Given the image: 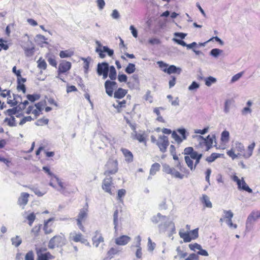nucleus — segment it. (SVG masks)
<instances>
[{
	"mask_svg": "<svg viewBox=\"0 0 260 260\" xmlns=\"http://www.w3.org/2000/svg\"><path fill=\"white\" fill-rule=\"evenodd\" d=\"M183 153L185 155L184 160L188 167L191 171L195 170L202 157V154L194 151L192 147L185 148Z\"/></svg>",
	"mask_w": 260,
	"mask_h": 260,
	"instance_id": "nucleus-1",
	"label": "nucleus"
},
{
	"mask_svg": "<svg viewBox=\"0 0 260 260\" xmlns=\"http://www.w3.org/2000/svg\"><path fill=\"white\" fill-rule=\"evenodd\" d=\"M49 185L66 196L75 193L78 190L77 187L67 184L57 176H53L51 178Z\"/></svg>",
	"mask_w": 260,
	"mask_h": 260,
	"instance_id": "nucleus-2",
	"label": "nucleus"
},
{
	"mask_svg": "<svg viewBox=\"0 0 260 260\" xmlns=\"http://www.w3.org/2000/svg\"><path fill=\"white\" fill-rule=\"evenodd\" d=\"M10 90L4 89L0 93V96L2 98H8L7 103L11 105V106H15L18 105V107L20 110H24L26 106L28 105V102L27 100L22 102L21 98L18 95H13V99L11 100L10 95Z\"/></svg>",
	"mask_w": 260,
	"mask_h": 260,
	"instance_id": "nucleus-3",
	"label": "nucleus"
},
{
	"mask_svg": "<svg viewBox=\"0 0 260 260\" xmlns=\"http://www.w3.org/2000/svg\"><path fill=\"white\" fill-rule=\"evenodd\" d=\"M111 80H115L117 77V73L115 67L113 66L109 67L107 62L99 63L97 66V73L99 76H103L104 79H106L108 76Z\"/></svg>",
	"mask_w": 260,
	"mask_h": 260,
	"instance_id": "nucleus-4",
	"label": "nucleus"
},
{
	"mask_svg": "<svg viewBox=\"0 0 260 260\" xmlns=\"http://www.w3.org/2000/svg\"><path fill=\"white\" fill-rule=\"evenodd\" d=\"M118 162L116 159L109 158L105 165L104 175L110 176L118 172Z\"/></svg>",
	"mask_w": 260,
	"mask_h": 260,
	"instance_id": "nucleus-5",
	"label": "nucleus"
},
{
	"mask_svg": "<svg viewBox=\"0 0 260 260\" xmlns=\"http://www.w3.org/2000/svg\"><path fill=\"white\" fill-rule=\"evenodd\" d=\"M88 205L87 203H86L85 206L79 210L78 216L76 219L78 226L83 232L85 231V228L83 225V223L86 220L88 217Z\"/></svg>",
	"mask_w": 260,
	"mask_h": 260,
	"instance_id": "nucleus-6",
	"label": "nucleus"
},
{
	"mask_svg": "<svg viewBox=\"0 0 260 260\" xmlns=\"http://www.w3.org/2000/svg\"><path fill=\"white\" fill-rule=\"evenodd\" d=\"M148 137V134L145 131L139 130L131 133V138L133 140H136L145 146L147 145Z\"/></svg>",
	"mask_w": 260,
	"mask_h": 260,
	"instance_id": "nucleus-7",
	"label": "nucleus"
},
{
	"mask_svg": "<svg viewBox=\"0 0 260 260\" xmlns=\"http://www.w3.org/2000/svg\"><path fill=\"white\" fill-rule=\"evenodd\" d=\"M47 250V248L45 247H36V252L37 255V260H51L54 259V256Z\"/></svg>",
	"mask_w": 260,
	"mask_h": 260,
	"instance_id": "nucleus-8",
	"label": "nucleus"
},
{
	"mask_svg": "<svg viewBox=\"0 0 260 260\" xmlns=\"http://www.w3.org/2000/svg\"><path fill=\"white\" fill-rule=\"evenodd\" d=\"M95 43L97 45L95 52L99 54L100 58H104L105 57V52L107 53L109 56H112L113 55L114 51L112 49H109L107 46H103L99 41H96Z\"/></svg>",
	"mask_w": 260,
	"mask_h": 260,
	"instance_id": "nucleus-9",
	"label": "nucleus"
},
{
	"mask_svg": "<svg viewBox=\"0 0 260 260\" xmlns=\"http://www.w3.org/2000/svg\"><path fill=\"white\" fill-rule=\"evenodd\" d=\"M102 188L105 192L112 195L114 186L113 182V178L110 176L105 177L102 183Z\"/></svg>",
	"mask_w": 260,
	"mask_h": 260,
	"instance_id": "nucleus-10",
	"label": "nucleus"
},
{
	"mask_svg": "<svg viewBox=\"0 0 260 260\" xmlns=\"http://www.w3.org/2000/svg\"><path fill=\"white\" fill-rule=\"evenodd\" d=\"M71 62L66 60H62L58 66L57 71V77L64 82V81L61 78V75L68 72L71 69Z\"/></svg>",
	"mask_w": 260,
	"mask_h": 260,
	"instance_id": "nucleus-11",
	"label": "nucleus"
},
{
	"mask_svg": "<svg viewBox=\"0 0 260 260\" xmlns=\"http://www.w3.org/2000/svg\"><path fill=\"white\" fill-rule=\"evenodd\" d=\"M156 145L159 149V150L162 152H166L167 148L169 145V138L165 135H160L158 137Z\"/></svg>",
	"mask_w": 260,
	"mask_h": 260,
	"instance_id": "nucleus-12",
	"label": "nucleus"
},
{
	"mask_svg": "<svg viewBox=\"0 0 260 260\" xmlns=\"http://www.w3.org/2000/svg\"><path fill=\"white\" fill-rule=\"evenodd\" d=\"M42 109V104L38 103L35 105L29 106L25 113L27 114H32L34 115L35 118H37L40 115Z\"/></svg>",
	"mask_w": 260,
	"mask_h": 260,
	"instance_id": "nucleus-13",
	"label": "nucleus"
},
{
	"mask_svg": "<svg viewBox=\"0 0 260 260\" xmlns=\"http://www.w3.org/2000/svg\"><path fill=\"white\" fill-rule=\"evenodd\" d=\"M177 132L179 133L181 136H179L176 131H173L172 133V137L175 141V142L179 144L183 140L186 139V130L184 128L178 129Z\"/></svg>",
	"mask_w": 260,
	"mask_h": 260,
	"instance_id": "nucleus-14",
	"label": "nucleus"
},
{
	"mask_svg": "<svg viewBox=\"0 0 260 260\" xmlns=\"http://www.w3.org/2000/svg\"><path fill=\"white\" fill-rule=\"evenodd\" d=\"M64 242V237L60 235H56L52 237L48 243V247L50 249H53L55 247L61 245Z\"/></svg>",
	"mask_w": 260,
	"mask_h": 260,
	"instance_id": "nucleus-15",
	"label": "nucleus"
},
{
	"mask_svg": "<svg viewBox=\"0 0 260 260\" xmlns=\"http://www.w3.org/2000/svg\"><path fill=\"white\" fill-rule=\"evenodd\" d=\"M233 180L237 183L239 189L246 191L249 193L252 192V190L247 185L243 178L240 179L238 176H234Z\"/></svg>",
	"mask_w": 260,
	"mask_h": 260,
	"instance_id": "nucleus-16",
	"label": "nucleus"
},
{
	"mask_svg": "<svg viewBox=\"0 0 260 260\" xmlns=\"http://www.w3.org/2000/svg\"><path fill=\"white\" fill-rule=\"evenodd\" d=\"M105 87L106 93L110 96L113 94L114 89L117 87V83L114 80H107L105 83Z\"/></svg>",
	"mask_w": 260,
	"mask_h": 260,
	"instance_id": "nucleus-17",
	"label": "nucleus"
},
{
	"mask_svg": "<svg viewBox=\"0 0 260 260\" xmlns=\"http://www.w3.org/2000/svg\"><path fill=\"white\" fill-rule=\"evenodd\" d=\"M92 244L98 247L101 243L104 242V239L101 233L96 231L92 238Z\"/></svg>",
	"mask_w": 260,
	"mask_h": 260,
	"instance_id": "nucleus-18",
	"label": "nucleus"
},
{
	"mask_svg": "<svg viewBox=\"0 0 260 260\" xmlns=\"http://www.w3.org/2000/svg\"><path fill=\"white\" fill-rule=\"evenodd\" d=\"M131 241V238L126 235L119 236L115 239V243L119 246L126 245Z\"/></svg>",
	"mask_w": 260,
	"mask_h": 260,
	"instance_id": "nucleus-19",
	"label": "nucleus"
},
{
	"mask_svg": "<svg viewBox=\"0 0 260 260\" xmlns=\"http://www.w3.org/2000/svg\"><path fill=\"white\" fill-rule=\"evenodd\" d=\"M29 194L27 192H22L18 199V204L20 206H25L28 202Z\"/></svg>",
	"mask_w": 260,
	"mask_h": 260,
	"instance_id": "nucleus-20",
	"label": "nucleus"
},
{
	"mask_svg": "<svg viewBox=\"0 0 260 260\" xmlns=\"http://www.w3.org/2000/svg\"><path fill=\"white\" fill-rule=\"evenodd\" d=\"M113 106L117 110L118 113H120L126 108V101L124 100L121 101L117 100L116 103L113 104Z\"/></svg>",
	"mask_w": 260,
	"mask_h": 260,
	"instance_id": "nucleus-21",
	"label": "nucleus"
},
{
	"mask_svg": "<svg viewBox=\"0 0 260 260\" xmlns=\"http://www.w3.org/2000/svg\"><path fill=\"white\" fill-rule=\"evenodd\" d=\"M166 172L168 174H170L175 177V178L183 179L184 177V175L181 174L178 171L176 170L174 168H170L169 166H167L166 168Z\"/></svg>",
	"mask_w": 260,
	"mask_h": 260,
	"instance_id": "nucleus-22",
	"label": "nucleus"
},
{
	"mask_svg": "<svg viewBox=\"0 0 260 260\" xmlns=\"http://www.w3.org/2000/svg\"><path fill=\"white\" fill-rule=\"evenodd\" d=\"M70 238L71 240L75 242H81L82 243H84L86 241L84 238V236L80 233L71 234Z\"/></svg>",
	"mask_w": 260,
	"mask_h": 260,
	"instance_id": "nucleus-23",
	"label": "nucleus"
},
{
	"mask_svg": "<svg viewBox=\"0 0 260 260\" xmlns=\"http://www.w3.org/2000/svg\"><path fill=\"white\" fill-rule=\"evenodd\" d=\"M123 155L125 157V160L127 162H131L133 161L134 156L131 151L126 148H122L120 149Z\"/></svg>",
	"mask_w": 260,
	"mask_h": 260,
	"instance_id": "nucleus-24",
	"label": "nucleus"
},
{
	"mask_svg": "<svg viewBox=\"0 0 260 260\" xmlns=\"http://www.w3.org/2000/svg\"><path fill=\"white\" fill-rule=\"evenodd\" d=\"M120 252V250L117 247H111L107 251V257L105 258L103 260H108L114 257L115 255L118 254Z\"/></svg>",
	"mask_w": 260,
	"mask_h": 260,
	"instance_id": "nucleus-25",
	"label": "nucleus"
},
{
	"mask_svg": "<svg viewBox=\"0 0 260 260\" xmlns=\"http://www.w3.org/2000/svg\"><path fill=\"white\" fill-rule=\"evenodd\" d=\"M52 220V218H49L44 221L43 230L46 234H49L53 232L52 224H50V222Z\"/></svg>",
	"mask_w": 260,
	"mask_h": 260,
	"instance_id": "nucleus-26",
	"label": "nucleus"
},
{
	"mask_svg": "<svg viewBox=\"0 0 260 260\" xmlns=\"http://www.w3.org/2000/svg\"><path fill=\"white\" fill-rule=\"evenodd\" d=\"M127 93V90L122 88H118L114 93V97L121 99L124 98Z\"/></svg>",
	"mask_w": 260,
	"mask_h": 260,
	"instance_id": "nucleus-27",
	"label": "nucleus"
},
{
	"mask_svg": "<svg viewBox=\"0 0 260 260\" xmlns=\"http://www.w3.org/2000/svg\"><path fill=\"white\" fill-rule=\"evenodd\" d=\"M46 57L48 62L51 66L55 68L57 67V63L55 59V57L54 55L50 53H47L46 55Z\"/></svg>",
	"mask_w": 260,
	"mask_h": 260,
	"instance_id": "nucleus-28",
	"label": "nucleus"
},
{
	"mask_svg": "<svg viewBox=\"0 0 260 260\" xmlns=\"http://www.w3.org/2000/svg\"><path fill=\"white\" fill-rule=\"evenodd\" d=\"M201 201L205 207L211 208L212 207L209 198L206 194H203Z\"/></svg>",
	"mask_w": 260,
	"mask_h": 260,
	"instance_id": "nucleus-29",
	"label": "nucleus"
},
{
	"mask_svg": "<svg viewBox=\"0 0 260 260\" xmlns=\"http://www.w3.org/2000/svg\"><path fill=\"white\" fill-rule=\"evenodd\" d=\"M74 54V51L72 49L60 51L59 56L61 58L71 57Z\"/></svg>",
	"mask_w": 260,
	"mask_h": 260,
	"instance_id": "nucleus-30",
	"label": "nucleus"
},
{
	"mask_svg": "<svg viewBox=\"0 0 260 260\" xmlns=\"http://www.w3.org/2000/svg\"><path fill=\"white\" fill-rule=\"evenodd\" d=\"M181 70L180 68H177L174 65H171L168 67L167 70V73L170 75L171 74H180Z\"/></svg>",
	"mask_w": 260,
	"mask_h": 260,
	"instance_id": "nucleus-31",
	"label": "nucleus"
},
{
	"mask_svg": "<svg viewBox=\"0 0 260 260\" xmlns=\"http://www.w3.org/2000/svg\"><path fill=\"white\" fill-rule=\"evenodd\" d=\"M179 235L180 237L183 239L184 242H189L191 241L192 238L189 232L179 231Z\"/></svg>",
	"mask_w": 260,
	"mask_h": 260,
	"instance_id": "nucleus-32",
	"label": "nucleus"
},
{
	"mask_svg": "<svg viewBox=\"0 0 260 260\" xmlns=\"http://www.w3.org/2000/svg\"><path fill=\"white\" fill-rule=\"evenodd\" d=\"M137 243L136 247H137V251L136 252V255L137 258H141L142 256V249L140 246L141 241V237L139 236H138L137 237Z\"/></svg>",
	"mask_w": 260,
	"mask_h": 260,
	"instance_id": "nucleus-33",
	"label": "nucleus"
},
{
	"mask_svg": "<svg viewBox=\"0 0 260 260\" xmlns=\"http://www.w3.org/2000/svg\"><path fill=\"white\" fill-rule=\"evenodd\" d=\"M41 224L35 225L31 230L30 234L31 236L35 238L38 237L41 232Z\"/></svg>",
	"mask_w": 260,
	"mask_h": 260,
	"instance_id": "nucleus-34",
	"label": "nucleus"
},
{
	"mask_svg": "<svg viewBox=\"0 0 260 260\" xmlns=\"http://www.w3.org/2000/svg\"><path fill=\"white\" fill-rule=\"evenodd\" d=\"M204 139L207 142L208 147H207V149H210L212 148L213 141L215 139V135H208L206 138H204Z\"/></svg>",
	"mask_w": 260,
	"mask_h": 260,
	"instance_id": "nucleus-35",
	"label": "nucleus"
},
{
	"mask_svg": "<svg viewBox=\"0 0 260 260\" xmlns=\"http://www.w3.org/2000/svg\"><path fill=\"white\" fill-rule=\"evenodd\" d=\"M223 212L224 214V216L223 218H221L220 219V222H223V220L225 219L226 220V221L230 220L232 219V218H233V217L234 216V214L231 210H229V211L224 210L223 211Z\"/></svg>",
	"mask_w": 260,
	"mask_h": 260,
	"instance_id": "nucleus-36",
	"label": "nucleus"
},
{
	"mask_svg": "<svg viewBox=\"0 0 260 260\" xmlns=\"http://www.w3.org/2000/svg\"><path fill=\"white\" fill-rule=\"evenodd\" d=\"M17 89L18 91H21L23 93L26 92V87L24 85L25 82H22L21 80H17Z\"/></svg>",
	"mask_w": 260,
	"mask_h": 260,
	"instance_id": "nucleus-37",
	"label": "nucleus"
},
{
	"mask_svg": "<svg viewBox=\"0 0 260 260\" xmlns=\"http://www.w3.org/2000/svg\"><path fill=\"white\" fill-rule=\"evenodd\" d=\"M160 168V165L157 162L153 164L150 168V174L152 175H155L157 172H158Z\"/></svg>",
	"mask_w": 260,
	"mask_h": 260,
	"instance_id": "nucleus-38",
	"label": "nucleus"
},
{
	"mask_svg": "<svg viewBox=\"0 0 260 260\" xmlns=\"http://www.w3.org/2000/svg\"><path fill=\"white\" fill-rule=\"evenodd\" d=\"M198 138L199 140H200L199 145L200 147L204 149L205 151H208L209 149H207V147H208L207 142L205 141L204 138L201 136H199Z\"/></svg>",
	"mask_w": 260,
	"mask_h": 260,
	"instance_id": "nucleus-39",
	"label": "nucleus"
},
{
	"mask_svg": "<svg viewBox=\"0 0 260 260\" xmlns=\"http://www.w3.org/2000/svg\"><path fill=\"white\" fill-rule=\"evenodd\" d=\"M38 67L42 70H45L47 69V63L45 60L43 59L42 57H40L39 60L37 61Z\"/></svg>",
	"mask_w": 260,
	"mask_h": 260,
	"instance_id": "nucleus-40",
	"label": "nucleus"
},
{
	"mask_svg": "<svg viewBox=\"0 0 260 260\" xmlns=\"http://www.w3.org/2000/svg\"><path fill=\"white\" fill-rule=\"evenodd\" d=\"M26 219L28 220V223L30 226H32L33 222L36 218V214L32 212L28 214L26 217Z\"/></svg>",
	"mask_w": 260,
	"mask_h": 260,
	"instance_id": "nucleus-41",
	"label": "nucleus"
},
{
	"mask_svg": "<svg viewBox=\"0 0 260 260\" xmlns=\"http://www.w3.org/2000/svg\"><path fill=\"white\" fill-rule=\"evenodd\" d=\"M230 134L227 131H224L221 133V140L223 143H227L229 141Z\"/></svg>",
	"mask_w": 260,
	"mask_h": 260,
	"instance_id": "nucleus-42",
	"label": "nucleus"
},
{
	"mask_svg": "<svg viewBox=\"0 0 260 260\" xmlns=\"http://www.w3.org/2000/svg\"><path fill=\"white\" fill-rule=\"evenodd\" d=\"M220 154L217 153H212L210 156L206 158V160L208 162L214 161L216 158L219 157Z\"/></svg>",
	"mask_w": 260,
	"mask_h": 260,
	"instance_id": "nucleus-43",
	"label": "nucleus"
},
{
	"mask_svg": "<svg viewBox=\"0 0 260 260\" xmlns=\"http://www.w3.org/2000/svg\"><path fill=\"white\" fill-rule=\"evenodd\" d=\"M12 71L17 76V80H21L22 81V82H26V79L22 77L21 75L20 70H17L16 67L15 66L13 68Z\"/></svg>",
	"mask_w": 260,
	"mask_h": 260,
	"instance_id": "nucleus-44",
	"label": "nucleus"
},
{
	"mask_svg": "<svg viewBox=\"0 0 260 260\" xmlns=\"http://www.w3.org/2000/svg\"><path fill=\"white\" fill-rule=\"evenodd\" d=\"M4 121L10 126H16L15 118L13 116L6 118Z\"/></svg>",
	"mask_w": 260,
	"mask_h": 260,
	"instance_id": "nucleus-45",
	"label": "nucleus"
},
{
	"mask_svg": "<svg viewBox=\"0 0 260 260\" xmlns=\"http://www.w3.org/2000/svg\"><path fill=\"white\" fill-rule=\"evenodd\" d=\"M135 65L134 63H129L126 67L125 71L126 73L131 74L135 72Z\"/></svg>",
	"mask_w": 260,
	"mask_h": 260,
	"instance_id": "nucleus-46",
	"label": "nucleus"
},
{
	"mask_svg": "<svg viewBox=\"0 0 260 260\" xmlns=\"http://www.w3.org/2000/svg\"><path fill=\"white\" fill-rule=\"evenodd\" d=\"M81 59L84 61L83 62V68L85 73H87L89 67V63L90 58H82Z\"/></svg>",
	"mask_w": 260,
	"mask_h": 260,
	"instance_id": "nucleus-47",
	"label": "nucleus"
},
{
	"mask_svg": "<svg viewBox=\"0 0 260 260\" xmlns=\"http://www.w3.org/2000/svg\"><path fill=\"white\" fill-rule=\"evenodd\" d=\"M11 241L12 244L15 247L19 246L22 242L21 239L20 238L19 236H16V237L12 238L11 239Z\"/></svg>",
	"mask_w": 260,
	"mask_h": 260,
	"instance_id": "nucleus-48",
	"label": "nucleus"
},
{
	"mask_svg": "<svg viewBox=\"0 0 260 260\" xmlns=\"http://www.w3.org/2000/svg\"><path fill=\"white\" fill-rule=\"evenodd\" d=\"M26 97L30 102H34L40 98V95L38 94H27Z\"/></svg>",
	"mask_w": 260,
	"mask_h": 260,
	"instance_id": "nucleus-49",
	"label": "nucleus"
},
{
	"mask_svg": "<svg viewBox=\"0 0 260 260\" xmlns=\"http://www.w3.org/2000/svg\"><path fill=\"white\" fill-rule=\"evenodd\" d=\"M157 64L158 65L159 67L161 69V70L167 73V70L169 67L168 64L166 63H165L162 61H158L157 62Z\"/></svg>",
	"mask_w": 260,
	"mask_h": 260,
	"instance_id": "nucleus-50",
	"label": "nucleus"
},
{
	"mask_svg": "<svg viewBox=\"0 0 260 260\" xmlns=\"http://www.w3.org/2000/svg\"><path fill=\"white\" fill-rule=\"evenodd\" d=\"M126 194V190L124 189H119L117 191V199L120 201H122V198Z\"/></svg>",
	"mask_w": 260,
	"mask_h": 260,
	"instance_id": "nucleus-51",
	"label": "nucleus"
},
{
	"mask_svg": "<svg viewBox=\"0 0 260 260\" xmlns=\"http://www.w3.org/2000/svg\"><path fill=\"white\" fill-rule=\"evenodd\" d=\"M113 222L116 228L118 225V210H116L113 215Z\"/></svg>",
	"mask_w": 260,
	"mask_h": 260,
	"instance_id": "nucleus-52",
	"label": "nucleus"
},
{
	"mask_svg": "<svg viewBox=\"0 0 260 260\" xmlns=\"http://www.w3.org/2000/svg\"><path fill=\"white\" fill-rule=\"evenodd\" d=\"M216 80L215 78L210 76L206 79L205 84L208 86H210L212 83L216 82Z\"/></svg>",
	"mask_w": 260,
	"mask_h": 260,
	"instance_id": "nucleus-53",
	"label": "nucleus"
},
{
	"mask_svg": "<svg viewBox=\"0 0 260 260\" xmlns=\"http://www.w3.org/2000/svg\"><path fill=\"white\" fill-rule=\"evenodd\" d=\"M250 217L254 220H256V219L259 218L260 217V210L252 211L250 215Z\"/></svg>",
	"mask_w": 260,
	"mask_h": 260,
	"instance_id": "nucleus-54",
	"label": "nucleus"
},
{
	"mask_svg": "<svg viewBox=\"0 0 260 260\" xmlns=\"http://www.w3.org/2000/svg\"><path fill=\"white\" fill-rule=\"evenodd\" d=\"M43 171L46 173L48 175L51 177L52 178L53 176H56L53 174V173L50 171V169L49 167L44 166L42 168Z\"/></svg>",
	"mask_w": 260,
	"mask_h": 260,
	"instance_id": "nucleus-55",
	"label": "nucleus"
},
{
	"mask_svg": "<svg viewBox=\"0 0 260 260\" xmlns=\"http://www.w3.org/2000/svg\"><path fill=\"white\" fill-rule=\"evenodd\" d=\"M190 235L192 239H196L198 237L199 234H198V229H194L192 231H191L190 232Z\"/></svg>",
	"mask_w": 260,
	"mask_h": 260,
	"instance_id": "nucleus-56",
	"label": "nucleus"
},
{
	"mask_svg": "<svg viewBox=\"0 0 260 260\" xmlns=\"http://www.w3.org/2000/svg\"><path fill=\"white\" fill-rule=\"evenodd\" d=\"M118 80L120 82H126L127 77L125 74H119L118 75Z\"/></svg>",
	"mask_w": 260,
	"mask_h": 260,
	"instance_id": "nucleus-57",
	"label": "nucleus"
},
{
	"mask_svg": "<svg viewBox=\"0 0 260 260\" xmlns=\"http://www.w3.org/2000/svg\"><path fill=\"white\" fill-rule=\"evenodd\" d=\"M255 144L254 142L252 143L251 144H250L248 146V149L249 153H248V154L247 155V157H250L252 155V152L255 147Z\"/></svg>",
	"mask_w": 260,
	"mask_h": 260,
	"instance_id": "nucleus-58",
	"label": "nucleus"
},
{
	"mask_svg": "<svg viewBox=\"0 0 260 260\" xmlns=\"http://www.w3.org/2000/svg\"><path fill=\"white\" fill-rule=\"evenodd\" d=\"M209 127H206L203 129H195L194 133L196 134H200L201 135H204L207 133L209 131Z\"/></svg>",
	"mask_w": 260,
	"mask_h": 260,
	"instance_id": "nucleus-59",
	"label": "nucleus"
},
{
	"mask_svg": "<svg viewBox=\"0 0 260 260\" xmlns=\"http://www.w3.org/2000/svg\"><path fill=\"white\" fill-rule=\"evenodd\" d=\"M221 50L219 49H213L210 52V54L214 57H217L221 53Z\"/></svg>",
	"mask_w": 260,
	"mask_h": 260,
	"instance_id": "nucleus-60",
	"label": "nucleus"
},
{
	"mask_svg": "<svg viewBox=\"0 0 260 260\" xmlns=\"http://www.w3.org/2000/svg\"><path fill=\"white\" fill-rule=\"evenodd\" d=\"M25 260H34V253L32 251L28 252L25 256Z\"/></svg>",
	"mask_w": 260,
	"mask_h": 260,
	"instance_id": "nucleus-61",
	"label": "nucleus"
},
{
	"mask_svg": "<svg viewBox=\"0 0 260 260\" xmlns=\"http://www.w3.org/2000/svg\"><path fill=\"white\" fill-rule=\"evenodd\" d=\"M32 119V118L30 116L24 117L21 120V121L19 122V124L22 125L27 121H30Z\"/></svg>",
	"mask_w": 260,
	"mask_h": 260,
	"instance_id": "nucleus-62",
	"label": "nucleus"
},
{
	"mask_svg": "<svg viewBox=\"0 0 260 260\" xmlns=\"http://www.w3.org/2000/svg\"><path fill=\"white\" fill-rule=\"evenodd\" d=\"M77 89L74 85H68L67 86V92L70 93L73 91H77Z\"/></svg>",
	"mask_w": 260,
	"mask_h": 260,
	"instance_id": "nucleus-63",
	"label": "nucleus"
},
{
	"mask_svg": "<svg viewBox=\"0 0 260 260\" xmlns=\"http://www.w3.org/2000/svg\"><path fill=\"white\" fill-rule=\"evenodd\" d=\"M185 260H199L198 256L195 253L190 254Z\"/></svg>",
	"mask_w": 260,
	"mask_h": 260,
	"instance_id": "nucleus-64",
	"label": "nucleus"
}]
</instances>
